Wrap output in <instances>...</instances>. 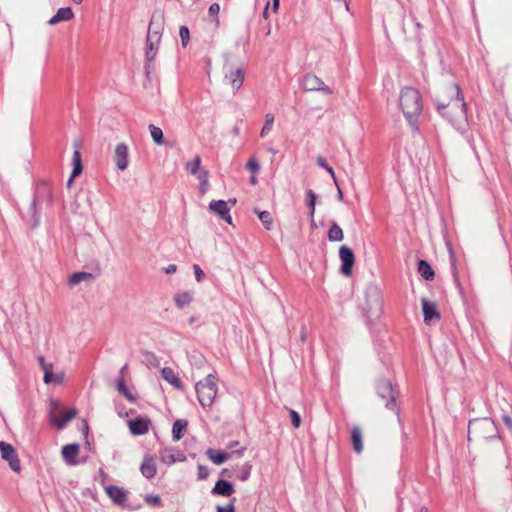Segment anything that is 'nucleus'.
<instances>
[{
	"label": "nucleus",
	"mask_w": 512,
	"mask_h": 512,
	"mask_svg": "<svg viewBox=\"0 0 512 512\" xmlns=\"http://www.w3.org/2000/svg\"><path fill=\"white\" fill-rule=\"evenodd\" d=\"M399 105L404 116L413 125L423 108L420 92L412 87L403 88L399 97Z\"/></svg>",
	"instance_id": "f257e3e1"
},
{
	"label": "nucleus",
	"mask_w": 512,
	"mask_h": 512,
	"mask_svg": "<svg viewBox=\"0 0 512 512\" xmlns=\"http://www.w3.org/2000/svg\"><path fill=\"white\" fill-rule=\"evenodd\" d=\"M444 94H447L449 96V100L443 98L442 95L437 94L435 96V104L437 107V110L442 114L445 115L444 110L448 107H451L452 109L458 110L460 114L464 117L465 116V108L466 104L464 102V96L461 92L459 86L457 84H451L449 85L445 91Z\"/></svg>",
	"instance_id": "f03ea898"
},
{
	"label": "nucleus",
	"mask_w": 512,
	"mask_h": 512,
	"mask_svg": "<svg viewBox=\"0 0 512 512\" xmlns=\"http://www.w3.org/2000/svg\"><path fill=\"white\" fill-rule=\"evenodd\" d=\"M500 437L495 422L490 418H478L469 421L468 440H487Z\"/></svg>",
	"instance_id": "7ed1b4c3"
},
{
	"label": "nucleus",
	"mask_w": 512,
	"mask_h": 512,
	"mask_svg": "<svg viewBox=\"0 0 512 512\" xmlns=\"http://www.w3.org/2000/svg\"><path fill=\"white\" fill-rule=\"evenodd\" d=\"M197 397L203 408L210 407L217 394V378L209 374L195 385Z\"/></svg>",
	"instance_id": "20e7f679"
},
{
	"label": "nucleus",
	"mask_w": 512,
	"mask_h": 512,
	"mask_svg": "<svg viewBox=\"0 0 512 512\" xmlns=\"http://www.w3.org/2000/svg\"><path fill=\"white\" fill-rule=\"evenodd\" d=\"M76 409L71 408L65 412L62 411L60 404L52 400L50 402L49 417L50 421L58 428L63 429L66 424L76 416Z\"/></svg>",
	"instance_id": "39448f33"
},
{
	"label": "nucleus",
	"mask_w": 512,
	"mask_h": 512,
	"mask_svg": "<svg viewBox=\"0 0 512 512\" xmlns=\"http://www.w3.org/2000/svg\"><path fill=\"white\" fill-rule=\"evenodd\" d=\"M366 311L371 315H377L382 308V292L378 286L370 284L365 291Z\"/></svg>",
	"instance_id": "423d86ee"
},
{
	"label": "nucleus",
	"mask_w": 512,
	"mask_h": 512,
	"mask_svg": "<svg viewBox=\"0 0 512 512\" xmlns=\"http://www.w3.org/2000/svg\"><path fill=\"white\" fill-rule=\"evenodd\" d=\"M0 453L1 457L8 462L11 470L17 473L21 471V464L18 454L11 444L0 441Z\"/></svg>",
	"instance_id": "0eeeda50"
},
{
	"label": "nucleus",
	"mask_w": 512,
	"mask_h": 512,
	"mask_svg": "<svg viewBox=\"0 0 512 512\" xmlns=\"http://www.w3.org/2000/svg\"><path fill=\"white\" fill-rule=\"evenodd\" d=\"M301 86L304 91H320L327 95L333 93L330 87H328L319 77L311 73H308L303 77Z\"/></svg>",
	"instance_id": "6e6552de"
},
{
	"label": "nucleus",
	"mask_w": 512,
	"mask_h": 512,
	"mask_svg": "<svg viewBox=\"0 0 512 512\" xmlns=\"http://www.w3.org/2000/svg\"><path fill=\"white\" fill-rule=\"evenodd\" d=\"M43 195H45L47 197L48 202L51 203L53 201L52 192H51V189L49 188V186H47V185L41 186L38 189L36 195L34 196L31 206L29 208V213L31 214V217L33 220V224H32L33 228L37 227L40 222V217L37 212V206L40 203L41 196H43Z\"/></svg>",
	"instance_id": "1a4fd4ad"
},
{
	"label": "nucleus",
	"mask_w": 512,
	"mask_h": 512,
	"mask_svg": "<svg viewBox=\"0 0 512 512\" xmlns=\"http://www.w3.org/2000/svg\"><path fill=\"white\" fill-rule=\"evenodd\" d=\"M377 393L383 398L387 399L385 406L390 410H396V399L394 396L393 387L390 381L381 379L377 383Z\"/></svg>",
	"instance_id": "9d476101"
},
{
	"label": "nucleus",
	"mask_w": 512,
	"mask_h": 512,
	"mask_svg": "<svg viewBox=\"0 0 512 512\" xmlns=\"http://www.w3.org/2000/svg\"><path fill=\"white\" fill-rule=\"evenodd\" d=\"M339 257L342 262L341 272L346 276H350L355 262L352 249L345 245L341 246L339 249Z\"/></svg>",
	"instance_id": "9b49d317"
},
{
	"label": "nucleus",
	"mask_w": 512,
	"mask_h": 512,
	"mask_svg": "<svg viewBox=\"0 0 512 512\" xmlns=\"http://www.w3.org/2000/svg\"><path fill=\"white\" fill-rule=\"evenodd\" d=\"M421 304L425 324L430 325L434 322H438L441 319V315L435 302H431L425 298H422Z\"/></svg>",
	"instance_id": "f8f14e48"
},
{
	"label": "nucleus",
	"mask_w": 512,
	"mask_h": 512,
	"mask_svg": "<svg viewBox=\"0 0 512 512\" xmlns=\"http://www.w3.org/2000/svg\"><path fill=\"white\" fill-rule=\"evenodd\" d=\"M209 209L214 213L218 214L219 217L228 224H233L232 217L229 213L230 209L228 207V202L224 200H213L209 204Z\"/></svg>",
	"instance_id": "ddd939ff"
},
{
	"label": "nucleus",
	"mask_w": 512,
	"mask_h": 512,
	"mask_svg": "<svg viewBox=\"0 0 512 512\" xmlns=\"http://www.w3.org/2000/svg\"><path fill=\"white\" fill-rule=\"evenodd\" d=\"M105 492L114 504L124 507L127 500L126 490L116 485H108Z\"/></svg>",
	"instance_id": "4468645a"
},
{
	"label": "nucleus",
	"mask_w": 512,
	"mask_h": 512,
	"mask_svg": "<svg viewBox=\"0 0 512 512\" xmlns=\"http://www.w3.org/2000/svg\"><path fill=\"white\" fill-rule=\"evenodd\" d=\"M128 155V146L125 143H119L114 151V161L119 170L123 171L128 167Z\"/></svg>",
	"instance_id": "2eb2a0df"
},
{
	"label": "nucleus",
	"mask_w": 512,
	"mask_h": 512,
	"mask_svg": "<svg viewBox=\"0 0 512 512\" xmlns=\"http://www.w3.org/2000/svg\"><path fill=\"white\" fill-rule=\"evenodd\" d=\"M150 426L151 421L147 417H137L129 421L130 432L135 436L146 434L149 431Z\"/></svg>",
	"instance_id": "dca6fc26"
},
{
	"label": "nucleus",
	"mask_w": 512,
	"mask_h": 512,
	"mask_svg": "<svg viewBox=\"0 0 512 512\" xmlns=\"http://www.w3.org/2000/svg\"><path fill=\"white\" fill-rule=\"evenodd\" d=\"M244 77L245 71L242 68L230 70L225 73V79L228 81L234 92L241 88L244 82Z\"/></svg>",
	"instance_id": "f3484780"
},
{
	"label": "nucleus",
	"mask_w": 512,
	"mask_h": 512,
	"mask_svg": "<svg viewBox=\"0 0 512 512\" xmlns=\"http://www.w3.org/2000/svg\"><path fill=\"white\" fill-rule=\"evenodd\" d=\"M245 450V447H242L239 451H233L231 453L224 452V451H215L213 449H209L207 451V457L216 465H220L227 461L228 459L232 458L234 454L241 455Z\"/></svg>",
	"instance_id": "a211bd4d"
},
{
	"label": "nucleus",
	"mask_w": 512,
	"mask_h": 512,
	"mask_svg": "<svg viewBox=\"0 0 512 512\" xmlns=\"http://www.w3.org/2000/svg\"><path fill=\"white\" fill-rule=\"evenodd\" d=\"M160 459L165 464H173L175 462H183L186 460V456L179 451L174 452L173 449H164L160 452Z\"/></svg>",
	"instance_id": "6ab92c4d"
},
{
	"label": "nucleus",
	"mask_w": 512,
	"mask_h": 512,
	"mask_svg": "<svg viewBox=\"0 0 512 512\" xmlns=\"http://www.w3.org/2000/svg\"><path fill=\"white\" fill-rule=\"evenodd\" d=\"M153 19L150 22L148 28V34L146 38V49H156L158 51V46L161 40V32L159 29L155 30Z\"/></svg>",
	"instance_id": "aec40b11"
},
{
	"label": "nucleus",
	"mask_w": 512,
	"mask_h": 512,
	"mask_svg": "<svg viewBox=\"0 0 512 512\" xmlns=\"http://www.w3.org/2000/svg\"><path fill=\"white\" fill-rule=\"evenodd\" d=\"M234 487L232 483L220 479L215 483V486L212 488L211 493L213 495H220L224 497H229L234 493Z\"/></svg>",
	"instance_id": "412c9836"
},
{
	"label": "nucleus",
	"mask_w": 512,
	"mask_h": 512,
	"mask_svg": "<svg viewBox=\"0 0 512 512\" xmlns=\"http://www.w3.org/2000/svg\"><path fill=\"white\" fill-rule=\"evenodd\" d=\"M79 444L73 443L65 445L62 448V456L64 461L69 465H75L77 463L76 457L79 453Z\"/></svg>",
	"instance_id": "4be33fe9"
},
{
	"label": "nucleus",
	"mask_w": 512,
	"mask_h": 512,
	"mask_svg": "<svg viewBox=\"0 0 512 512\" xmlns=\"http://www.w3.org/2000/svg\"><path fill=\"white\" fill-rule=\"evenodd\" d=\"M74 18V13L70 7L59 8L56 14L48 21L49 25H56L63 21H69Z\"/></svg>",
	"instance_id": "5701e85b"
},
{
	"label": "nucleus",
	"mask_w": 512,
	"mask_h": 512,
	"mask_svg": "<svg viewBox=\"0 0 512 512\" xmlns=\"http://www.w3.org/2000/svg\"><path fill=\"white\" fill-rule=\"evenodd\" d=\"M140 471L147 479H151L156 475L157 468L152 457L145 456L141 464Z\"/></svg>",
	"instance_id": "b1692460"
},
{
	"label": "nucleus",
	"mask_w": 512,
	"mask_h": 512,
	"mask_svg": "<svg viewBox=\"0 0 512 512\" xmlns=\"http://www.w3.org/2000/svg\"><path fill=\"white\" fill-rule=\"evenodd\" d=\"M161 375L164 380L174 386L176 389H181L182 384L178 376L175 374L174 370L170 367H164L161 371Z\"/></svg>",
	"instance_id": "393cba45"
},
{
	"label": "nucleus",
	"mask_w": 512,
	"mask_h": 512,
	"mask_svg": "<svg viewBox=\"0 0 512 512\" xmlns=\"http://www.w3.org/2000/svg\"><path fill=\"white\" fill-rule=\"evenodd\" d=\"M351 442L356 453L359 454L363 451L362 432L358 426L352 428Z\"/></svg>",
	"instance_id": "a878e982"
},
{
	"label": "nucleus",
	"mask_w": 512,
	"mask_h": 512,
	"mask_svg": "<svg viewBox=\"0 0 512 512\" xmlns=\"http://www.w3.org/2000/svg\"><path fill=\"white\" fill-rule=\"evenodd\" d=\"M193 300V293L189 291H184L181 293H177L174 296V302L177 308L183 309L188 306Z\"/></svg>",
	"instance_id": "bb28decb"
},
{
	"label": "nucleus",
	"mask_w": 512,
	"mask_h": 512,
	"mask_svg": "<svg viewBox=\"0 0 512 512\" xmlns=\"http://www.w3.org/2000/svg\"><path fill=\"white\" fill-rule=\"evenodd\" d=\"M188 426V422L184 419H178L174 422L172 427V436L175 441L180 440Z\"/></svg>",
	"instance_id": "cd10ccee"
},
{
	"label": "nucleus",
	"mask_w": 512,
	"mask_h": 512,
	"mask_svg": "<svg viewBox=\"0 0 512 512\" xmlns=\"http://www.w3.org/2000/svg\"><path fill=\"white\" fill-rule=\"evenodd\" d=\"M418 272L425 280L428 281L433 280L435 275L431 265L425 260H420L418 262Z\"/></svg>",
	"instance_id": "c85d7f7f"
},
{
	"label": "nucleus",
	"mask_w": 512,
	"mask_h": 512,
	"mask_svg": "<svg viewBox=\"0 0 512 512\" xmlns=\"http://www.w3.org/2000/svg\"><path fill=\"white\" fill-rule=\"evenodd\" d=\"M94 279L93 274L88 272H76L69 277V284L72 286L78 285L81 282H89Z\"/></svg>",
	"instance_id": "c756f323"
},
{
	"label": "nucleus",
	"mask_w": 512,
	"mask_h": 512,
	"mask_svg": "<svg viewBox=\"0 0 512 512\" xmlns=\"http://www.w3.org/2000/svg\"><path fill=\"white\" fill-rule=\"evenodd\" d=\"M116 388L120 394H122L126 399L131 402L136 401V396H134L128 389L125 383L124 377L120 376L116 380Z\"/></svg>",
	"instance_id": "7c9ffc66"
},
{
	"label": "nucleus",
	"mask_w": 512,
	"mask_h": 512,
	"mask_svg": "<svg viewBox=\"0 0 512 512\" xmlns=\"http://www.w3.org/2000/svg\"><path fill=\"white\" fill-rule=\"evenodd\" d=\"M343 237L344 235L341 227L338 224L333 223L328 231V239L332 242H338L342 241Z\"/></svg>",
	"instance_id": "2f4dec72"
},
{
	"label": "nucleus",
	"mask_w": 512,
	"mask_h": 512,
	"mask_svg": "<svg viewBox=\"0 0 512 512\" xmlns=\"http://www.w3.org/2000/svg\"><path fill=\"white\" fill-rule=\"evenodd\" d=\"M148 128L153 141L159 146L163 145L164 136L162 129L154 124H150Z\"/></svg>",
	"instance_id": "473e14b6"
},
{
	"label": "nucleus",
	"mask_w": 512,
	"mask_h": 512,
	"mask_svg": "<svg viewBox=\"0 0 512 512\" xmlns=\"http://www.w3.org/2000/svg\"><path fill=\"white\" fill-rule=\"evenodd\" d=\"M274 124V115L272 113H267L265 115V122L261 129L260 136L262 138L266 137L272 130Z\"/></svg>",
	"instance_id": "72a5a7b5"
},
{
	"label": "nucleus",
	"mask_w": 512,
	"mask_h": 512,
	"mask_svg": "<svg viewBox=\"0 0 512 512\" xmlns=\"http://www.w3.org/2000/svg\"><path fill=\"white\" fill-rule=\"evenodd\" d=\"M255 212L258 214V217H259L260 221L262 222V224L264 225V227L267 230H271L273 227V218H272L271 213L268 211H257V210Z\"/></svg>",
	"instance_id": "f704fd0d"
},
{
	"label": "nucleus",
	"mask_w": 512,
	"mask_h": 512,
	"mask_svg": "<svg viewBox=\"0 0 512 512\" xmlns=\"http://www.w3.org/2000/svg\"><path fill=\"white\" fill-rule=\"evenodd\" d=\"M200 165H201V158H200V156L197 155L192 161H189L186 164V170L190 174L196 175L201 170Z\"/></svg>",
	"instance_id": "c9c22d12"
},
{
	"label": "nucleus",
	"mask_w": 512,
	"mask_h": 512,
	"mask_svg": "<svg viewBox=\"0 0 512 512\" xmlns=\"http://www.w3.org/2000/svg\"><path fill=\"white\" fill-rule=\"evenodd\" d=\"M219 12H220V6L218 3H213L210 5L208 14L212 18V21L215 25V27H219L220 21H219Z\"/></svg>",
	"instance_id": "e433bc0d"
},
{
	"label": "nucleus",
	"mask_w": 512,
	"mask_h": 512,
	"mask_svg": "<svg viewBox=\"0 0 512 512\" xmlns=\"http://www.w3.org/2000/svg\"><path fill=\"white\" fill-rule=\"evenodd\" d=\"M316 163L318 166L324 168L331 175L334 184L337 185V178L335 176L334 170L330 165L327 164L326 160L322 156H319L316 159Z\"/></svg>",
	"instance_id": "4c0bfd02"
},
{
	"label": "nucleus",
	"mask_w": 512,
	"mask_h": 512,
	"mask_svg": "<svg viewBox=\"0 0 512 512\" xmlns=\"http://www.w3.org/2000/svg\"><path fill=\"white\" fill-rule=\"evenodd\" d=\"M245 168L251 173L256 174L260 171V164L258 159L255 156H252L247 161Z\"/></svg>",
	"instance_id": "58836bf2"
},
{
	"label": "nucleus",
	"mask_w": 512,
	"mask_h": 512,
	"mask_svg": "<svg viewBox=\"0 0 512 512\" xmlns=\"http://www.w3.org/2000/svg\"><path fill=\"white\" fill-rule=\"evenodd\" d=\"M307 205L310 211V216L313 219L314 213H315V202H316V195L312 190L307 191Z\"/></svg>",
	"instance_id": "ea45409f"
},
{
	"label": "nucleus",
	"mask_w": 512,
	"mask_h": 512,
	"mask_svg": "<svg viewBox=\"0 0 512 512\" xmlns=\"http://www.w3.org/2000/svg\"><path fill=\"white\" fill-rule=\"evenodd\" d=\"M156 55H157L156 49H146V53H145V57H146L145 68L147 70V73H149V71L151 69V66H152L151 63L155 59Z\"/></svg>",
	"instance_id": "a19ab883"
},
{
	"label": "nucleus",
	"mask_w": 512,
	"mask_h": 512,
	"mask_svg": "<svg viewBox=\"0 0 512 512\" xmlns=\"http://www.w3.org/2000/svg\"><path fill=\"white\" fill-rule=\"evenodd\" d=\"M179 36L181 39V43L183 47H186L190 40V32L189 29L186 26H181L179 28Z\"/></svg>",
	"instance_id": "79ce46f5"
},
{
	"label": "nucleus",
	"mask_w": 512,
	"mask_h": 512,
	"mask_svg": "<svg viewBox=\"0 0 512 512\" xmlns=\"http://www.w3.org/2000/svg\"><path fill=\"white\" fill-rule=\"evenodd\" d=\"M43 371H44V382L45 383H52L54 374L52 373V365L51 364H43Z\"/></svg>",
	"instance_id": "37998d69"
},
{
	"label": "nucleus",
	"mask_w": 512,
	"mask_h": 512,
	"mask_svg": "<svg viewBox=\"0 0 512 512\" xmlns=\"http://www.w3.org/2000/svg\"><path fill=\"white\" fill-rule=\"evenodd\" d=\"M144 500L147 504L151 506H161L162 502L158 495L148 494L144 497Z\"/></svg>",
	"instance_id": "c03bdc74"
},
{
	"label": "nucleus",
	"mask_w": 512,
	"mask_h": 512,
	"mask_svg": "<svg viewBox=\"0 0 512 512\" xmlns=\"http://www.w3.org/2000/svg\"><path fill=\"white\" fill-rule=\"evenodd\" d=\"M289 414L291 417V422L294 428H299L301 424V417L298 412L295 410L289 409Z\"/></svg>",
	"instance_id": "a18cd8bd"
},
{
	"label": "nucleus",
	"mask_w": 512,
	"mask_h": 512,
	"mask_svg": "<svg viewBox=\"0 0 512 512\" xmlns=\"http://www.w3.org/2000/svg\"><path fill=\"white\" fill-rule=\"evenodd\" d=\"M197 476L200 480H205L209 476V469L204 465H199L197 468Z\"/></svg>",
	"instance_id": "49530a36"
},
{
	"label": "nucleus",
	"mask_w": 512,
	"mask_h": 512,
	"mask_svg": "<svg viewBox=\"0 0 512 512\" xmlns=\"http://www.w3.org/2000/svg\"><path fill=\"white\" fill-rule=\"evenodd\" d=\"M82 172V164H75L74 167H73V171H72V174L70 176V179L68 180L67 182V185L70 187L72 182H73V179L78 176L79 174H81Z\"/></svg>",
	"instance_id": "de8ad7c7"
},
{
	"label": "nucleus",
	"mask_w": 512,
	"mask_h": 512,
	"mask_svg": "<svg viewBox=\"0 0 512 512\" xmlns=\"http://www.w3.org/2000/svg\"><path fill=\"white\" fill-rule=\"evenodd\" d=\"M200 184H203V185H208V171L205 170V169H202L200 170L197 174H196Z\"/></svg>",
	"instance_id": "09e8293b"
},
{
	"label": "nucleus",
	"mask_w": 512,
	"mask_h": 512,
	"mask_svg": "<svg viewBox=\"0 0 512 512\" xmlns=\"http://www.w3.org/2000/svg\"><path fill=\"white\" fill-rule=\"evenodd\" d=\"M235 500L236 499L233 498L232 502L227 504L226 506H217V508H216L217 512H235V507L233 504V502Z\"/></svg>",
	"instance_id": "8fccbe9b"
},
{
	"label": "nucleus",
	"mask_w": 512,
	"mask_h": 512,
	"mask_svg": "<svg viewBox=\"0 0 512 512\" xmlns=\"http://www.w3.org/2000/svg\"><path fill=\"white\" fill-rule=\"evenodd\" d=\"M193 270H194L195 279L197 280V282L202 281V279H203V277H204V272H203V270L200 268V266H199L198 264H194V265H193Z\"/></svg>",
	"instance_id": "3c124183"
},
{
	"label": "nucleus",
	"mask_w": 512,
	"mask_h": 512,
	"mask_svg": "<svg viewBox=\"0 0 512 512\" xmlns=\"http://www.w3.org/2000/svg\"><path fill=\"white\" fill-rule=\"evenodd\" d=\"M502 420H503V422H504L505 426H506L509 430H511V431H512V419H511V417H510L509 415H507V414H504V415L502 416Z\"/></svg>",
	"instance_id": "603ef678"
},
{
	"label": "nucleus",
	"mask_w": 512,
	"mask_h": 512,
	"mask_svg": "<svg viewBox=\"0 0 512 512\" xmlns=\"http://www.w3.org/2000/svg\"><path fill=\"white\" fill-rule=\"evenodd\" d=\"M176 270H177V266L175 264H169L167 267L164 268V272L166 274L175 273Z\"/></svg>",
	"instance_id": "864d4df0"
},
{
	"label": "nucleus",
	"mask_w": 512,
	"mask_h": 512,
	"mask_svg": "<svg viewBox=\"0 0 512 512\" xmlns=\"http://www.w3.org/2000/svg\"><path fill=\"white\" fill-rule=\"evenodd\" d=\"M75 164H82V162H81V154L77 150L73 154V165H75Z\"/></svg>",
	"instance_id": "5fc2aeb1"
},
{
	"label": "nucleus",
	"mask_w": 512,
	"mask_h": 512,
	"mask_svg": "<svg viewBox=\"0 0 512 512\" xmlns=\"http://www.w3.org/2000/svg\"><path fill=\"white\" fill-rule=\"evenodd\" d=\"M63 382V374L54 375L52 383L60 384Z\"/></svg>",
	"instance_id": "6e6d98bb"
},
{
	"label": "nucleus",
	"mask_w": 512,
	"mask_h": 512,
	"mask_svg": "<svg viewBox=\"0 0 512 512\" xmlns=\"http://www.w3.org/2000/svg\"><path fill=\"white\" fill-rule=\"evenodd\" d=\"M146 356H147V361H149L150 363L154 364V362H156V357L154 356V354L147 353Z\"/></svg>",
	"instance_id": "4d7b16f0"
},
{
	"label": "nucleus",
	"mask_w": 512,
	"mask_h": 512,
	"mask_svg": "<svg viewBox=\"0 0 512 512\" xmlns=\"http://www.w3.org/2000/svg\"><path fill=\"white\" fill-rule=\"evenodd\" d=\"M279 4H280V0H273V3H272V10L274 12H277V10L279 9Z\"/></svg>",
	"instance_id": "13d9d810"
},
{
	"label": "nucleus",
	"mask_w": 512,
	"mask_h": 512,
	"mask_svg": "<svg viewBox=\"0 0 512 512\" xmlns=\"http://www.w3.org/2000/svg\"><path fill=\"white\" fill-rule=\"evenodd\" d=\"M268 10H269V2L266 3V6H265L263 14H262L265 19H268Z\"/></svg>",
	"instance_id": "bf43d9fd"
},
{
	"label": "nucleus",
	"mask_w": 512,
	"mask_h": 512,
	"mask_svg": "<svg viewBox=\"0 0 512 512\" xmlns=\"http://www.w3.org/2000/svg\"><path fill=\"white\" fill-rule=\"evenodd\" d=\"M249 475H250V472H249V470H248V471L244 472V473L240 476V480H241V481H245V480H247V479H248V477H249Z\"/></svg>",
	"instance_id": "052dcab7"
},
{
	"label": "nucleus",
	"mask_w": 512,
	"mask_h": 512,
	"mask_svg": "<svg viewBox=\"0 0 512 512\" xmlns=\"http://www.w3.org/2000/svg\"><path fill=\"white\" fill-rule=\"evenodd\" d=\"M127 370H128V365H127V364H125V365L121 368V370H120V374H121V376H122V377H124V374L127 372Z\"/></svg>",
	"instance_id": "680f3d73"
},
{
	"label": "nucleus",
	"mask_w": 512,
	"mask_h": 512,
	"mask_svg": "<svg viewBox=\"0 0 512 512\" xmlns=\"http://www.w3.org/2000/svg\"><path fill=\"white\" fill-rule=\"evenodd\" d=\"M337 189H338V199L339 200H343V193H342V190L341 188L339 187V185L337 184L336 185Z\"/></svg>",
	"instance_id": "e2e57ef3"
},
{
	"label": "nucleus",
	"mask_w": 512,
	"mask_h": 512,
	"mask_svg": "<svg viewBox=\"0 0 512 512\" xmlns=\"http://www.w3.org/2000/svg\"><path fill=\"white\" fill-rule=\"evenodd\" d=\"M250 183L252 185H255L257 183V178L255 176V174H252L251 177H250Z\"/></svg>",
	"instance_id": "0e129e2a"
},
{
	"label": "nucleus",
	"mask_w": 512,
	"mask_h": 512,
	"mask_svg": "<svg viewBox=\"0 0 512 512\" xmlns=\"http://www.w3.org/2000/svg\"><path fill=\"white\" fill-rule=\"evenodd\" d=\"M207 187H208V185L200 184V191H201V193H205L206 190H207Z\"/></svg>",
	"instance_id": "69168bd1"
},
{
	"label": "nucleus",
	"mask_w": 512,
	"mask_h": 512,
	"mask_svg": "<svg viewBox=\"0 0 512 512\" xmlns=\"http://www.w3.org/2000/svg\"><path fill=\"white\" fill-rule=\"evenodd\" d=\"M39 363L43 367V364H46L43 357H39Z\"/></svg>",
	"instance_id": "338daca9"
},
{
	"label": "nucleus",
	"mask_w": 512,
	"mask_h": 512,
	"mask_svg": "<svg viewBox=\"0 0 512 512\" xmlns=\"http://www.w3.org/2000/svg\"><path fill=\"white\" fill-rule=\"evenodd\" d=\"M420 512H428V509H427L426 507H422V508L420 509Z\"/></svg>",
	"instance_id": "774afa93"
}]
</instances>
